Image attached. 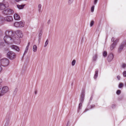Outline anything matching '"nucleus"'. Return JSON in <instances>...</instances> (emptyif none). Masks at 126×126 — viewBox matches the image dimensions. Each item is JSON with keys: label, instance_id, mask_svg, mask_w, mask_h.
Segmentation results:
<instances>
[{"label": "nucleus", "instance_id": "obj_13", "mask_svg": "<svg viewBox=\"0 0 126 126\" xmlns=\"http://www.w3.org/2000/svg\"><path fill=\"white\" fill-rule=\"evenodd\" d=\"M19 26V27H23L24 25V22L22 21L18 22Z\"/></svg>", "mask_w": 126, "mask_h": 126}, {"label": "nucleus", "instance_id": "obj_3", "mask_svg": "<svg viewBox=\"0 0 126 126\" xmlns=\"http://www.w3.org/2000/svg\"><path fill=\"white\" fill-rule=\"evenodd\" d=\"M9 63V60L7 58H3L0 60V65L3 66L5 67L8 66Z\"/></svg>", "mask_w": 126, "mask_h": 126}, {"label": "nucleus", "instance_id": "obj_53", "mask_svg": "<svg viewBox=\"0 0 126 126\" xmlns=\"http://www.w3.org/2000/svg\"><path fill=\"white\" fill-rule=\"evenodd\" d=\"M92 99V97H91L90 98V100H91Z\"/></svg>", "mask_w": 126, "mask_h": 126}, {"label": "nucleus", "instance_id": "obj_26", "mask_svg": "<svg viewBox=\"0 0 126 126\" xmlns=\"http://www.w3.org/2000/svg\"><path fill=\"white\" fill-rule=\"evenodd\" d=\"M107 55V53L106 51H104L103 53V56L104 57H106Z\"/></svg>", "mask_w": 126, "mask_h": 126}, {"label": "nucleus", "instance_id": "obj_31", "mask_svg": "<svg viewBox=\"0 0 126 126\" xmlns=\"http://www.w3.org/2000/svg\"><path fill=\"white\" fill-rule=\"evenodd\" d=\"M94 6H93L92 7L91 9V11L92 12H93L94 11Z\"/></svg>", "mask_w": 126, "mask_h": 126}, {"label": "nucleus", "instance_id": "obj_17", "mask_svg": "<svg viewBox=\"0 0 126 126\" xmlns=\"http://www.w3.org/2000/svg\"><path fill=\"white\" fill-rule=\"evenodd\" d=\"M98 71L96 70L95 72V74L94 77V79H96L97 78L98 75Z\"/></svg>", "mask_w": 126, "mask_h": 126}, {"label": "nucleus", "instance_id": "obj_12", "mask_svg": "<svg viewBox=\"0 0 126 126\" xmlns=\"http://www.w3.org/2000/svg\"><path fill=\"white\" fill-rule=\"evenodd\" d=\"M14 19L16 20L20 19V18L19 16L16 14H15L14 16Z\"/></svg>", "mask_w": 126, "mask_h": 126}, {"label": "nucleus", "instance_id": "obj_44", "mask_svg": "<svg viewBox=\"0 0 126 126\" xmlns=\"http://www.w3.org/2000/svg\"><path fill=\"white\" fill-rule=\"evenodd\" d=\"M41 34H39V39H40L41 38Z\"/></svg>", "mask_w": 126, "mask_h": 126}, {"label": "nucleus", "instance_id": "obj_30", "mask_svg": "<svg viewBox=\"0 0 126 126\" xmlns=\"http://www.w3.org/2000/svg\"><path fill=\"white\" fill-rule=\"evenodd\" d=\"M123 84L122 83H120L119 85V88H121L123 87Z\"/></svg>", "mask_w": 126, "mask_h": 126}, {"label": "nucleus", "instance_id": "obj_5", "mask_svg": "<svg viewBox=\"0 0 126 126\" xmlns=\"http://www.w3.org/2000/svg\"><path fill=\"white\" fill-rule=\"evenodd\" d=\"M13 12V10L9 8H7L3 11V13L6 15L11 14Z\"/></svg>", "mask_w": 126, "mask_h": 126}, {"label": "nucleus", "instance_id": "obj_46", "mask_svg": "<svg viewBox=\"0 0 126 126\" xmlns=\"http://www.w3.org/2000/svg\"><path fill=\"white\" fill-rule=\"evenodd\" d=\"M30 44V42H28V45H27V46H28V47H29V45Z\"/></svg>", "mask_w": 126, "mask_h": 126}, {"label": "nucleus", "instance_id": "obj_18", "mask_svg": "<svg viewBox=\"0 0 126 126\" xmlns=\"http://www.w3.org/2000/svg\"><path fill=\"white\" fill-rule=\"evenodd\" d=\"M85 94V91L84 90H83L82 91L80 97L83 98H84Z\"/></svg>", "mask_w": 126, "mask_h": 126}, {"label": "nucleus", "instance_id": "obj_6", "mask_svg": "<svg viewBox=\"0 0 126 126\" xmlns=\"http://www.w3.org/2000/svg\"><path fill=\"white\" fill-rule=\"evenodd\" d=\"M16 33L17 36L18 37L19 39L20 38H22L23 36V34L22 31L20 30H17L16 31Z\"/></svg>", "mask_w": 126, "mask_h": 126}, {"label": "nucleus", "instance_id": "obj_45", "mask_svg": "<svg viewBox=\"0 0 126 126\" xmlns=\"http://www.w3.org/2000/svg\"><path fill=\"white\" fill-rule=\"evenodd\" d=\"M91 108H92L94 107L95 105H91Z\"/></svg>", "mask_w": 126, "mask_h": 126}, {"label": "nucleus", "instance_id": "obj_40", "mask_svg": "<svg viewBox=\"0 0 126 126\" xmlns=\"http://www.w3.org/2000/svg\"><path fill=\"white\" fill-rule=\"evenodd\" d=\"M117 78L118 80H119L120 79V77L119 76H118L117 77Z\"/></svg>", "mask_w": 126, "mask_h": 126}, {"label": "nucleus", "instance_id": "obj_37", "mask_svg": "<svg viewBox=\"0 0 126 126\" xmlns=\"http://www.w3.org/2000/svg\"><path fill=\"white\" fill-rule=\"evenodd\" d=\"M17 91V88H16L14 90V93L15 94H16V93Z\"/></svg>", "mask_w": 126, "mask_h": 126}, {"label": "nucleus", "instance_id": "obj_20", "mask_svg": "<svg viewBox=\"0 0 126 126\" xmlns=\"http://www.w3.org/2000/svg\"><path fill=\"white\" fill-rule=\"evenodd\" d=\"M42 5L41 4H39L38 5V10L39 13L41 12V8Z\"/></svg>", "mask_w": 126, "mask_h": 126}, {"label": "nucleus", "instance_id": "obj_50", "mask_svg": "<svg viewBox=\"0 0 126 126\" xmlns=\"http://www.w3.org/2000/svg\"><path fill=\"white\" fill-rule=\"evenodd\" d=\"M37 94V91H35V94Z\"/></svg>", "mask_w": 126, "mask_h": 126}, {"label": "nucleus", "instance_id": "obj_52", "mask_svg": "<svg viewBox=\"0 0 126 126\" xmlns=\"http://www.w3.org/2000/svg\"><path fill=\"white\" fill-rule=\"evenodd\" d=\"M1 54L0 53V58H1Z\"/></svg>", "mask_w": 126, "mask_h": 126}, {"label": "nucleus", "instance_id": "obj_32", "mask_svg": "<svg viewBox=\"0 0 126 126\" xmlns=\"http://www.w3.org/2000/svg\"><path fill=\"white\" fill-rule=\"evenodd\" d=\"M94 21H92L91 22L90 24V26L91 27L92 26L94 25Z\"/></svg>", "mask_w": 126, "mask_h": 126}, {"label": "nucleus", "instance_id": "obj_51", "mask_svg": "<svg viewBox=\"0 0 126 126\" xmlns=\"http://www.w3.org/2000/svg\"><path fill=\"white\" fill-rule=\"evenodd\" d=\"M88 110V109H86V110H85V112H86V111H87V110Z\"/></svg>", "mask_w": 126, "mask_h": 126}, {"label": "nucleus", "instance_id": "obj_38", "mask_svg": "<svg viewBox=\"0 0 126 126\" xmlns=\"http://www.w3.org/2000/svg\"><path fill=\"white\" fill-rule=\"evenodd\" d=\"M122 67L123 68H125L126 67V64L124 63L122 65Z\"/></svg>", "mask_w": 126, "mask_h": 126}, {"label": "nucleus", "instance_id": "obj_55", "mask_svg": "<svg viewBox=\"0 0 126 126\" xmlns=\"http://www.w3.org/2000/svg\"><path fill=\"white\" fill-rule=\"evenodd\" d=\"M4 1V0H2L1 1L2 2H3Z\"/></svg>", "mask_w": 126, "mask_h": 126}, {"label": "nucleus", "instance_id": "obj_9", "mask_svg": "<svg viewBox=\"0 0 126 126\" xmlns=\"http://www.w3.org/2000/svg\"><path fill=\"white\" fill-rule=\"evenodd\" d=\"M11 48L15 50L18 51H19V47L17 46L14 45L12 46L11 47Z\"/></svg>", "mask_w": 126, "mask_h": 126}, {"label": "nucleus", "instance_id": "obj_36", "mask_svg": "<svg viewBox=\"0 0 126 126\" xmlns=\"http://www.w3.org/2000/svg\"><path fill=\"white\" fill-rule=\"evenodd\" d=\"M115 40V38H114V37H113L111 39V41L112 42H113V43H115V40Z\"/></svg>", "mask_w": 126, "mask_h": 126}, {"label": "nucleus", "instance_id": "obj_1", "mask_svg": "<svg viewBox=\"0 0 126 126\" xmlns=\"http://www.w3.org/2000/svg\"><path fill=\"white\" fill-rule=\"evenodd\" d=\"M5 36L4 38L5 43L8 44H11L13 43L17 44H19L20 40L16 36L14 32L9 30L6 31L5 32Z\"/></svg>", "mask_w": 126, "mask_h": 126}, {"label": "nucleus", "instance_id": "obj_25", "mask_svg": "<svg viewBox=\"0 0 126 126\" xmlns=\"http://www.w3.org/2000/svg\"><path fill=\"white\" fill-rule=\"evenodd\" d=\"M19 23L18 22H15L14 24V25L15 27H19Z\"/></svg>", "mask_w": 126, "mask_h": 126}, {"label": "nucleus", "instance_id": "obj_23", "mask_svg": "<svg viewBox=\"0 0 126 126\" xmlns=\"http://www.w3.org/2000/svg\"><path fill=\"white\" fill-rule=\"evenodd\" d=\"M82 103L80 102L79 104V108L78 110V112L79 111V110H80L81 109V108L82 106Z\"/></svg>", "mask_w": 126, "mask_h": 126}, {"label": "nucleus", "instance_id": "obj_42", "mask_svg": "<svg viewBox=\"0 0 126 126\" xmlns=\"http://www.w3.org/2000/svg\"><path fill=\"white\" fill-rule=\"evenodd\" d=\"M3 20V18H2V17L0 15V21H1Z\"/></svg>", "mask_w": 126, "mask_h": 126}, {"label": "nucleus", "instance_id": "obj_8", "mask_svg": "<svg viewBox=\"0 0 126 126\" xmlns=\"http://www.w3.org/2000/svg\"><path fill=\"white\" fill-rule=\"evenodd\" d=\"M4 20L8 22H11L13 20V17L11 16H6L4 18Z\"/></svg>", "mask_w": 126, "mask_h": 126}, {"label": "nucleus", "instance_id": "obj_19", "mask_svg": "<svg viewBox=\"0 0 126 126\" xmlns=\"http://www.w3.org/2000/svg\"><path fill=\"white\" fill-rule=\"evenodd\" d=\"M97 55L96 54H95L93 57V61H95L97 60Z\"/></svg>", "mask_w": 126, "mask_h": 126}, {"label": "nucleus", "instance_id": "obj_7", "mask_svg": "<svg viewBox=\"0 0 126 126\" xmlns=\"http://www.w3.org/2000/svg\"><path fill=\"white\" fill-rule=\"evenodd\" d=\"M113 54L112 53H110L107 57V60L108 62H110L113 59Z\"/></svg>", "mask_w": 126, "mask_h": 126}, {"label": "nucleus", "instance_id": "obj_35", "mask_svg": "<svg viewBox=\"0 0 126 126\" xmlns=\"http://www.w3.org/2000/svg\"><path fill=\"white\" fill-rule=\"evenodd\" d=\"M121 91L119 90H118L116 92V94H117L119 95L121 93Z\"/></svg>", "mask_w": 126, "mask_h": 126}, {"label": "nucleus", "instance_id": "obj_27", "mask_svg": "<svg viewBox=\"0 0 126 126\" xmlns=\"http://www.w3.org/2000/svg\"><path fill=\"white\" fill-rule=\"evenodd\" d=\"M48 39H47L45 43V45L44 46V47H45L47 46V45L48 44Z\"/></svg>", "mask_w": 126, "mask_h": 126}, {"label": "nucleus", "instance_id": "obj_33", "mask_svg": "<svg viewBox=\"0 0 126 126\" xmlns=\"http://www.w3.org/2000/svg\"><path fill=\"white\" fill-rule=\"evenodd\" d=\"M123 75L124 77H126V71H124L123 72Z\"/></svg>", "mask_w": 126, "mask_h": 126}, {"label": "nucleus", "instance_id": "obj_10", "mask_svg": "<svg viewBox=\"0 0 126 126\" xmlns=\"http://www.w3.org/2000/svg\"><path fill=\"white\" fill-rule=\"evenodd\" d=\"M25 4H23L20 5L19 4H17L16 6L17 8L19 9H22L24 8V7L25 6Z\"/></svg>", "mask_w": 126, "mask_h": 126}, {"label": "nucleus", "instance_id": "obj_48", "mask_svg": "<svg viewBox=\"0 0 126 126\" xmlns=\"http://www.w3.org/2000/svg\"><path fill=\"white\" fill-rule=\"evenodd\" d=\"M2 80L1 79H0V83H1L2 82Z\"/></svg>", "mask_w": 126, "mask_h": 126}, {"label": "nucleus", "instance_id": "obj_43", "mask_svg": "<svg viewBox=\"0 0 126 126\" xmlns=\"http://www.w3.org/2000/svg\"><path fill=\"white\" fill-rule=\"evenodd\" d=\"M2 67L1 66H0V73L1 72V71L2 70Z\"/></svg>", "mask_w": 126, "mask_h": 126}, {"label": "nucleus", "instance_id": "obj_29", "mask_svg": "<svg viewBox=\"0 0 126 126\" xmlns=\"http://www.w3.org/2000/svg\"><path fill=\"white\" fill-rule=\"evenodd\" d=\"M76 63V61L75 60H73L72 62V66H74Z\"/></svg>", "mask_w": 126, "mask_h": 126}, {"label": "nucleus", "instance_id": "obj_22", "mask_svg": "<svg viewBox=\"0 0 126 126\" xmlns=\"http://www.w3.org/2000/svg\"><path fill=\"white\" fill-rule=\"evenodd\" d=\"M3 3L4 5L5 6V8H6L7 7L9 6V4L7 2H4V3Z\"/></svg>", "mask_w": 126, "mask_h": 126}, {"label": "nucleus", "instance_id": "obj_11", "mask_svg": "<svg viewBox=\"0 0 126 126\" xmlns=\"http://www.w3.org/2000/svg\"><path fill=\"white\" fill-rule=\"evenodd\" d=\"M116 44L115 43H113L111 45L110 47V49L111 50H113L114 48H115L116 46Z\"/></svg>", "mask_w": 126, "mask_h": 126}, {"label": "nucleus", "instance_id": "obj_24", "mask_svg": "<svg viewBox=\"0 0 126 126\" xmlns=\"http://www.w3.org/2000/svg\"><path fill=\"white\" fill-rule=\"evenodd\" d=\"M28 48L29 47H28V46H27L24 51V53L23 54V55H24L27 52L28 49Z\"/></svg>", "mask_w": 126, "mask_h": 126}, {"label": "nucleus", "instance_id": "obj_34", "mask_svg": "<svg viewBox=\"0 0 126 126\" xmlns=\"http://www.w3.org/2000/svg\"><path fill=\"white\" fill-rule=\"evenodd\" d=\"M84 99V98H83L81 97L80 98V101L81 102H83Z\"/></svg>", "mask_w": 126, "mask_h": 126}, {"label": "nucleus", "instance_id": "obj_28", "mask_svg": "<svg viewBox=\"0 0 126 126\" xmlns=\"http://www.w3.org/2000/svg\"><path fill=\"white\" fill-rule=\"evenodd\" d=\"M74 0H68V3L70 5L73 2Z\"/></svg>", "mask_w": 126, "mask_h": 126}, {"label": "nucleus", "instance_id": "obj_39", "mask_svg": "<svg viewBox=\"0 0 126 126\" xmlns=\"http://www.w3.org/2000/svg\"><path fill=\"white\" fill-rule=\"evenodd\" d=\"M98 0H94V5L96 4Z\"/></svg>", "mask_w": 126, "mask_h": 126}, {"label": "nucleus", "instance_id": "obj_47", "mask_svg": "<svg viewBox=\"0 0 126 126\" xmlns=\"http://www.w3.org/2000/svg\"><path fill=\"white\" fill-rule=\"evenodd\" d=\"M50 20H49L48 21V22H47V23H48V24H49V23H50Z\"/></svg>", "mask_w": 126, "mask_h": 126}, {"label": "nucleus", "instance_id": "obj_54", "mask_svg": "<svg viewBox=\"0 0 126 126\" xmlns=\"http://www.w3.org/2000/svg\"><path fill=\"white\" fill-rule=\"evenodd\" d=\"M125 85L126 87V82Z\"/></svg>", "mask_w": 126, "mask_h": 126}, {"label": "nucleus", "instance_id": "obj_4", "mask_svg": "<svg viewBox=\"0 0 126 126\" xmlns=\"http://www.w3.org/2000/svg\"><path fill=\"white\" fill-rule=\"evenodd\" d=\"M7 57L11 60H13L16 57L15 54L12 51L8 52L7 54Z\"/></svg>", "mask_w": 126, "mask_h": 126}, {"label": "nucleus", "instance_id": "obj_15", "mask_svg": "<svg viewBox=\"0 0 126 126\" xmlns=\"http://www.w3.org/2000/svg\"><path fill=\"white\" fill-rule=\"evenodd\" d=\"M5 6L3 3H0V10H3L5 9Z\"/></svg>", "mask_w": 126, "mask_h": 126}, {"label": "nucleus", "instance_id": "obj_2", "mask_svg": "<svg viewBox=\"0 0 126 126\" xmlns=\"http://www.w3.org/2000/svg\"><path fill=\"white\" fill-rule=\"evenodd\" d=\"M9 91V87L6 86H2L1 88L0 91V96H2L5 94L8 93Z\"/></svg>", "mask_w": 126, "mask_h": 126}, {"label": "nucleus", "instance_id": "obj_16", "mask_svg": "<svg viewBox=\"0 0 126 126\" xmlns=\"http://www.w3.org/2000/svg\"><path fill=\"white\" fill-rule=\"evenodd\" d=\"M4 46V43L1 40H0V48H2Z\"/></svg>", "mask_w": 126, "mask_h": 126}, {"label": "nucleus", "instance_id": "obj_41", "mask_svg": "<svg viewBox=\"0 0 126 126\" xmlns=\"http://www.w3.org/2000/svg\"><path fill=\"white\" fill-rule=\"evenodd\" d=\"M118 41H119V39H116L115 40V43H116V44L118 42Z\"/></svg>", "mask_w": 126, "mask_h": 126}, {"label": "nucleus", "instance_id": "obj_14", "mask_svg": "<svg viewBox=\"0 0 126 126\" xmlns=\"http://www.w3.org/2000/svg\"><path fill=\"white\" fill-rule=\"evenodd\" d=\"M11 123L10 120H9L6 121L4 126H8L11 125Z\"/></svg>", "mask_w": 126, "mask_h": 126}, {"label": "nucleus", "instance_id": "obj_21", "mask_svg": "<svg viewBox=\"0 0 126 126\" xmlns=\"http://www.w3.org/2000/svg\"><path fill=\"white\" fill-rule=\"evenodd\" d=\"M37 49V47L36 45H34L33 47V50L34 52L36 51Z\"/></svg>", "mask_w": 126, "mask_h": 126}, {"label": "nucleus", "instance_id": "obj_49", "mask_svg": "<svg viewBox=\"0 0 126 126\" xmlns=\"http://www.w3.org/2000/svg\"><path fill=\"white\" fill-rule=\"evenodd\" d=\"M115 105H112V108H113L114 107H115Z\"/></svg>", "mask_w": 126, "mask_h": 126}]
</instances>
